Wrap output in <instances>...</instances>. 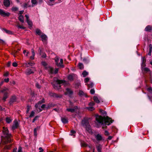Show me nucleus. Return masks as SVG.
<instances>
[{
	"mask_svg": "<svg viewBox=\"0 0 152 152\" xmlns=\"http://www.w3.org/2000/svg\"><path fill=\"white\" fill-rule=\"evenodd\" d=\"M36 86L38 88H40V86L39 84L37 83H36Z\"/></svg>",
	"mask_w": 152,
	"mask_h": 152,
	"instance_id": "obj_50",
	"label": "nucleus"
},
{
	"mask_svg": "<svg viewBox=\"0 0 152 152\" xmlns=\"http://www.w3.org/2000/svg\"><path fill=\"white\" fill-rule=\"evenodd\" d=\"M90 78L89 77H87L86 78H85L84 80V81L85 83H87L88 82L89 80H90Z\"/></svg>",
	"mask_w": 152,
	"mask_h": 152,
	"instance_id": "obj_48",
	"label": "nucleus"
},
{
	"mask_svg": "<svg viewBox=\"0 0 152 152\" xmlns=\"http://www.w3.org/2000/svg\"><path fill=\"white\" fill-rule=\"evenodd\" d=\"M68 78L69 80L70 81H72L74 78V75L70 74L68 76Z\"/></svg>",
	"mask_w": 152,
	"mask_h": 152,
	"instance_id": "obj_26",
	"label": "nucleus"
},
{
	"mask_svg": "<svg viewBox=\"0 0 152 152\" xmlns=\"http://www.w3.org/2000/svg\"><path fill=\"white\" fill-rule=\"evenodd\" d=\"M18 65L17 63L16 62H13L12 63V66L14 67H16Z\"/></svg>",
	"mask_w": 152,
	"mask_h": 152,
	"instance_id": "obj_53",
	"label": "nucleus"
},
{
	"mask_svg": "<svg viewBox=\"0 0 152 152\" xmlns=\"http://www.w3.org/2000/svg\"><path fill=\"white\" fill-rule=\"evenodd\" d=\"M79 94L80 96H82L84 94V93L83 91H80L79 92Z\"/></svg>",
	"mask_w": 152,
	"mask_h": 152,
	"instance_id": "obj_42",
	"label": "nucleus"
},
{
	"mask_svg": "<svg viewBox=\"0 0 152 152\" xmlns=\"http://www.w3.org/2000/svg\"><path fill=\"white\" fill-rule=\"evenodd\" d=\"M39 127H37V128H35L34 129V134L35 136H36L37 135V129H39Z\"/></svg>",
	"mask_w": 152,
	"mask_h": 152,
	"instance_id": "obj_38",
	"label": "nucleus"
},
{
	"mask_svg": "<svg viewBox=\"0 0 152 152\" xmlns=\"http://www.w3.org/2000/svg\"><path fill=\"white\" fill-rule=\"evenodd\" d=\"M105 134L106 135H109V133L108 132V131H105Z\"/></svg>",
	"mask_w": 152,
	"mask_h": 152,
	"instance_id": "obj_63",
	"label": "nucleus"
},
{
	"mask_svg": "<svg viewBox=\"0 0 152 152\" xmlns=\"http://www.w3.org/2000/svg\"><path fill=\"white\" fill-rule=\"evenodd\" d=\"M1 92L4 94L3 99L4 101H5L8 97V94L10 92L8 88L4 87L2 90Z\"/></svg>",
	"mask_w": 152,
	"mask_h": 152,
	"instance_id": "obj_6",
	"label": "nucleus"
},
{
	"mask_svg": "<svg viewBox=\"0 0 152 152\" xmlns=\"http://www.w3.org/2000/svg\"><path fill=\"white\" fill-rule=\"evenodd\" d=\"M29 28L31 29V27H32V26L33 25V23L31 21H30L29 20Z\"/></svg>",
	"mask_w": 152,
	"mask_h": 152,
	"instance_id": "obj_41",
	"label": "nucleus"
},
{
	"mask_svg": "<svg viewBox=\"0 0 152 152\" xmlns=\"http://www.w3.org/2000/svg\"><path fill=\"white\" fill-rule=\"evenodd\" d=\"M76 133V132L74 130H71L70 133L69 134L71 136H75L74 134Z\"/></svg>",
	"mask_w": 152,
	"mask_h": 152,
	"instance_id": "obj_40",
	"label": "nucleus"
},
{
	"mask_svg": "<svg viewBox=\"0 0 152 152\" xmlns=\"http://www.w3.org/2000/svg\"><path fill=\"white\" fill-rule=\"evenodd\" d=\"M95 93V91L93 89H91L90 91V93L91 94H93Z\"/></svg>",
	"mask_w": 152,
	"mask_h": 152,
	"instance_id": "obj_54",
	"label": "nucleus"
},
{
	"mask_svg": "<svg viewBox=\"0 0 152 152\" xmlns=\"http://www.w3.org/2000/svg\"><path fill=\"white\" fill-rule=\"evenodd\" d=\"M143 70L146 72L149 71V69L148 68H144L143 69Z\"/></svg>",
	"mask_w": 152,
	"mask_h": 152,
	"instance_id": "obj_49",
	"label": "nucleus"
},
{
	"mask_svg": "<svg viewBox=\"0 0 152 152\" xmlns=\"http://www.w3.org/2000/svg\"><path fill=\"white\" fill-rule=\"evenodd\" d=\"M18 152H22V148L20 147H19Z\"/></svg>",
	"mask_w": 152,
	"mask_h": 152,
	"instance_id": "obj_58",
	"label": "nucleus"
},
{
	"mask_svg": "<svg viewBox=\"0 0 152 152\" xmlns=\"http://www.w3.org/2000/svg\"><path fill=\"white\" fill-rule=\"evenodd\" d=\"M82 124L83 126L86 128V130L89 133L91 132L92 131L90 126L89 124L88 121L85 119L82 120Z\"/></svg>",
	"mask_w": 152,
	"mask_h": 152,
	"instance_id": "obj_5",
	"label": "nucleus"
},
{
	"mask_svg": "<svg viewBox=\"0 0 152 152\" xmlns=\"http://www.w3.org/2000/svg\"><path fill=\"white\" fill-rule=\"evenodd\" d=\"M28 62H26L23 64V66L25 67H27L28 66Z\"/></svg>",
	"mask_w": 152,
	"mask_h": 152,
	"instance_id": "obj_45",
	"label": "nucleus"
},
{
	"mask_svg": "<svg viewBox=\"0 0 152 152\" xmlns=\"http://www.w3.org/2000/svg\"><path fill=\"white\" fill-rule=\"evenodd\" d=\"M11 84L15 85V83L14 81L13 80L11 82Z\"/></svg>",
	"mask_w": 152,
	"mask_h": 152,
	"instance_id": "obj_64",
	"label": "nucleus"
},
{
	"mask_svg": "<svg viewBox=\"0 0 152 152\" xmlns=\"http://www.w3.org/2000/svg\"><path fill=\"white\" fill-rule=\"evenodd\" d=\"M54 88L56 89H59L61 87V84L65 85L66 82L64 80H60L56 78H54L53 82L52 83Z\"/></svg>",
	"mask_w": 152,
	"mask_h": 152,
	"instance_id": "obj_3",
	"label": "nucleus"
},
{
	"mask_svg": "<svg viewBox=\"0 0 152 152\" xmlns=\"http://www.w3.org/2000/svg\"><path fill=\"white\" fill-rule=\"evenodd\" d=\"M36 34L40 36L43 33L39 29L37 28L36 30Z\"/></svg>",
	"mask_w": 152,
	"mask_h": 152,
	"instance_id": "obj_16",
	"label": "nucleus"
},
{
	"mask_svg": "<svg viewBox=\"0 0 152 152\" xmlns=\"http://www.w3.org/2000/svg\"><path fill=\"white\" fill-rule=\"evenodd\" d=\"M42 64L43 66L45 67L46 69L50 73L56 74L58 72V69L56 68L55 70L54 71L52 67L47 66V63L45 61H42Z\"/></svg>",
	"mask_w": 152,
	"mask_h": 152,
	"instance_id": "obj_4",
	"label": "nucleus"
},
{
	"mask_svg": "<svg viewBox=\"0 0 152 152\" xmlns=\"http://www.w3.org/2000/svg\"><path fill=\"white\" fill-rule=\"evenodd\" d=\"M39 152H43L44 151L42 147H39Z\"/></svg>",
	"mask_w": 152,
	"mask_h": 152,
	"instance_id": "obj_55",
	"label": "nucleus"
},
{
	"mask_svg": "<svg viewBox=\"0 0 152 152\" xmlns=\"http://www.w3.org/2000/svg\"><path fill=\"white\" fill-rule=\"evenodd\" d=\"M17 26L18 27L20 28H22V29H24L25 28L23 26H20L19 25V23H18L17 25Z\"/></svg>",
	"mask_w": 152,
	"mask_h": 152,
	"instance_id": "obj_44",
	"label": "nucleus"
},
{
	"mask_svg": "<svg viewBox=\"0 0 152 152\" xmlns=\"http://www.w3.org/2000/svg\"><path fill=\"white\" fill-rule=\"evenodd\" d=\"M61 120L62 122L64 124H66L68 122L67 119L65 118H61Z\"/></svg>",
	"mask_w": 152,
	"mask_h": 152,
	"instance_id": "obj_24",
	"label": "nucleus"
},
{
	"mask_svg": "<svg viewBox=\"0 0 152 152\" xmlns=\"http://www.w3.org/2000/svg\"><path fill=\"white\" fill-rule=\"evenodd\" d=\"M0 15L3 17H8L10 15V13L8 12H5L3 10L0 9Z\"/></svg>",
	"mask_w": 152,
	"mask_h": 152,
	"instance_id": "obj_8",
	"label": "nucleus"
},
{
	"mask_svg": "<svg viewBox=\"0 0 152 152\" xmlns=\"http://www.w3.org/2000/svg\"><path fill=\"white\" fill-rule=\"evenodd\" d=\"M95 104V103L93 102H91L89 103V105L90 106H93Z\"/></svg>",
	"mask_w": 152,
	"mask_h": 152,
	"instance_id": "obj_52",
	"label": "nucleus"
},
{
	"mask_svg": "<svg viewBox=\"0 0 152 152\" xmlns=\"http://www.w3.org/2000/svg\"><path fill=\"white\" fill-rule=\"evenodd\" d=\"M16 97L15 96H12V98H11L10 100V103H12L15 102L16 100Z\"/></svg>",
	"mask_w": 152,
	"mask_h": 152,
	"instance_id": "obj_22",
	"label": "nucleus"
},
{
	"mask_svg": "<svg viewBox=\"0 0 152 152\" xmlns=\"http://www.w3.org/2000/svg\"><path fill=\"white\" fill-rule=\"evenodd\" d=\"M6 121L8 123H10L12 121V119H11L10 117H7L6 118Z\"/></svg>",
	"mask_w": 152,
	"mask_h": 152,
	"instance_id": "obj_30",
	"label": "nucleus"
},
{
	"mask_svg": "<svg viewBox=\"0 0 152 152\" xmlns=\"http://www.w3.org/2000/svg\"><path fill=\"white\" fill-rule=\"evenodd\" d=\"M24 12L23 10H21L19 11V14H20V15H21Z\"/></svg>",
	"mask_w": 152,
	"mask_h": 152,
	"instance_id": "obj_60",
	"label": "nucleus"
},
{
	"mask_svg": "<svg viewBox=\"0 0 152 152\" xmlns=\"http://www.w3.org/2000/svg\"><path fill=\"white\" fill-rule=\"evenodd\" d=\"M31 3L32 4L31 6L34 7L37 4V0H31Z\"/></svg>",
	"mask_w": 152,
	"mask_h": 152,
	"instance_id": "obj_18",
	"label": "nucleus"
},
{
	"mask_svg": "<svg viewBox=\"0 0 152 152\" xmlns=\"http://www.w3.org/2000/svg\"><path fill=\"white\" fill-rule=\"evenodd\" d=\"M18 19L19 20L21 23H23L24 22L23 17L22 15H19L18 17Z\"/></svg>",
	"mask_w": 152,
	"mask_h": 152,
	"instance_id": "obj_21",
	"label": "nucleus"
},
{
	"mask_svg": "<svg viewBox=\"0 0 152 152\" xmlns=\"http://www.w3.org/2000/svg\"><path fill=\"white\" fill-rule=\"evenodd\" d=\"M4 5L6 7H8L10 5V1L9 0H4Z\"/></svg>",
	"mask_w": 152,
	"mask_h": 152,
	"instance_id": "obj_14",
	"label": "nucleus"
},
{
	"mask_svg": "<svg viewBox=\"0 0 152 152\" xmlns=\"http://www.w3.org/2000/svg\"><path fill=\"white\" fill-rule=\"evenodd\" d=\"M11 146V145L10 144V145H6V148L7 149H10V147Z\"/></svg>",
	"mask_w": 152,
	"mask_h": 152,
	"instance_id": "obj_56",
	"label": "nucleus"
},
{
	"mask_svg": "<svg viewBox=\"0 0 152 152\" xmlns=\"http://www.w3.org/2000/svg\"><path fill=\"white\" fill-rule=\"evenodd\" d=\"M42 48H39V49L38 52L39 54L42 58H45L46 56V54L42 51Z\"/></svg>",
	"mask_w": 152,
	"mask_h": 152,
	"instance_id": "obj_11",
	"label": "nucleus"
},
{
	"mask_svg": "<svg viewBox=\"0 0 152 152\" xmlns=\"http://www.w3.org/2000/svg\"><path fill=\"white\" fill-rule=\"evenodd\" d=\"M28 52H26V50H24L23 51V53L25 55L27 56H28Z\"/></svg>",
	"mask_w": 152,
	"mask_h": 152,
	"instance_id": "obj_51",
	"label": "nucleus"
},
{
	"mask_svg": "<svg viewBox=\"0 0 152 152\" xmlns=\"http://www.w3.org/2000/svg\"><path fill=\"white\" fill-rule=\"evenodd\" d=\"M18 125L19 124L18 122L16 120H15L12 127V129L14 130L17 128L18 127Z\"/></svg>",
	"mask_w": 152,
	"mask_h": 152,
	"instance_id": "obj_9",
	"label": "nucleus"
},
{
	"mask_svg": "<svg viewBox=\"0 0 152 152\" xmlns=\"http://www.w3.org/2000/svg\"><path fill=\"white\" fill-rule=\"evenodd\" d=\"M84 77H86L88 74V72L86 71H84L83 72L82 74Z\"/></svg>",
	"mask_w": 152,
	"mask_h": 152,
	"instance_id": "obj_34",
	"label": "nucleus"
},
{
	"mask_svg": "<svg viewBox=\"0 0 152 152\" xmlns=\"http://www.w3.org/2000/svg\"><path fill=\"white\" fill-rule=\"evenodd\" d=\"M146 61V59L145 57H143L142 58V63L141 66L142 67L144 66H145V63Z\"/></svg>",
	"mask_w": 152,
	"mask_h": 152,
	"instance_id": "obj_19",
	"label": "nucleus"
},
{
	"mask_svg": "<svg viewBox=\"0 0 152 152\" xmlns=\"http://www.w3.org/2000/svg\"><path fill=\"white\" fill-rule=\"evenodd\" d=\"M149 48H150V50H152V45H151V44H150L149 45Z\"/></svg>",
	"mask_w": 152,
	"mask_h": 152,
	"instance_id": "obj_62",
	"label": "nucleus"
},
{
	"mask_svg": "<svg viewBox=\"0 0 152 152\" xmlns=\"http://www.w3.org/2000/svg\"><path fill=\"white\" fill-rule=\"evenodd\" d=\"M72 93V91L69 89L67 88L66 89V94L70 95Z\"/></svg>",
	"mask_w": 152,
	"mask_h": 152,
	"instance_id": "obj_23",
	"label": "nucleus"
},
{
	"mask_svg": "<svg viewBox=\"0 0 152 152\" xmlns=\"http://www.w3.org/2000/svg\"><path fill=\"white\" fill-rule=\"evenodd\" d=\"M55 0H48V4L50 5H52L53 4L52 3V2L54 1Z\"/></svg>",
	"mask_w": 152,
	"mask_h": 152,
	"instance_id": "obj_32",
	"label": "nucleus"
},
{
	"mask_svg": "<svg viewBox=\"0 0 152 152\" xmlns=\"http://www.w3.org/2000/svg\"><path fill=\"white\" fill-rule=\"evenodd\" d=\"M86 109L88 110H89L90 111H93L94 110V108L92 107H86Z\"/></svg>",
	"mask_w": 152,
	"mask_h": 152,
	"instance_id": "obj_36",
	"label": "nucleus"
},
{
	"mask_svg": "<svg viewBox=\"0 0 152 152\" xmlns=\"http://www.w3.org/2000/svg\"><path fill=\"white\" fill-rule=\"evenodd\" d=\"M96 146L98 152H102L101 150L102 146L101 145L99 144L98 145H96Z\"/></svg>",
	"mask_w": 152,
	"mask_h": 152,
	"instance_id": "obj_17",
	"label": "nucleus"
},
{
	"mask_svg": "<svg viewBox=\"0 0 152 152\" xmlns=\"http://www.w3.org/2000/svg\"><path fill=\"white\" fill-rule=\"evenodd\" d=\"M34 114H35L34 112L33 111H32L31 112V114H30V116H29V117H33L34 116Z\"/></svg>",
	"mask_w": 152,
	"mask_h": 152,
	"instance_id": "obj_43",
	"label": "nucleus"
},
{
	"mask_svg": "<svg viewBox=\"0 0 152 152\" xmlns=\"http://www.w3.org/2000/svg\"><path fill=\"white\" fill-rule=\"evenodd\" d=\"M53 94V95H52V96H53L54 97H59L58 96L57 94H56L55 93H53V94Z\"/></svg>",
	"mask_w": 152,
	"mask_h": 152,
	"instance_id": "obj_57",
	"label": "nucleus"
},
{
	"mask_svg": "<svg viewBox=\"0 0 152 152\" xmlns=\"http://www.w3.org/2000/svg\"><path fill=\"white\" fill-rule=\"evenodd\" d=\"M9 72H7L4 74V76H7L9 75Z\"/></svg>",
	"mask_w": 152,
	"mask_h": 152,
	"instance_id": "obj_59",
	"label": "nucleus"
},
{
	"mask_svg": "<svg viewBox=\"0 0 152 152\" xmlns=\"http://www.w3.org/2000/svg\"><path fill=\"white\" fill-rule=\"evenodd\" d=\"M34 70L32 67L29 68V74L34 73Z\"/></svg>",
	"mask_w": 152,
	"mask_h": 152,
	"instance_id": "obj_35",
	"label": "nucleus"
},
{
	"mask_svg": "<svg viewBox=\"0 0 152 152\" xmlns=\"http://www.w3.org/2000/svg\"><path fill=\"white\" fill-rule=\"evenodd\" d=\"M3 30L5 31V32L6 33H7L8 34H12V32L10 30H7L5 29H4Z\"/></svg>",
	"mask_w": 152,
	"mask_h": 152,
	"instance_id": "obj_29",
	"label": "nucleus"
},
{
	"mask_svg": "<svg viewBox=\"0 0 152 152\" xmlns=\"http://www.w3.org/2000/svg\"><path fill=\"white\" fill-rule=\"evenodd\" d=\"M94 84L93 83L91 82L89 84H88V89H89L90 88H91L93 87V86Z\"/></svg>",
	"mask_w": 152,
	"mask_h": 152,
	"instance_id": "obj_31",
	"label": "nucleus"
},
{
	"mask_svg": "<svg viewBox=\"0 0 152 152\" xmlns=\"http://www.w3.org/2000/svg\"><path fill=\"white\" fill-rule=\"evenodd\" d=\"M81 146L83 147H88L89 148H91V147L88 146L86 143L84 142H81Z\"/></svg>",
	"mask_w": 152,
	"mask_h": 152,
	"instance_id": "obj_27",
	"label": "nucleus"
},
{
	"mask_svg": "<svg viewBox=\"0 0 152 152\" xmlns=\"http://www.w3.org/2000/svg\"><path fill=\"white\" fill-rule=\"evenodd\" d=\"M9 80L8 78H7V79H5L4 80V81L7 83L9 81Z\"/></svg>",
	"mask_w": 152,
	"mask_h": 152,
	"instance_id": "obj_61",
	"label": "nucleus"
},
{
	"mask_svg": "<svg viewBox=\"0 0 152 152\" xmlns=\"http://www.w3.org/2000/svg\"><path fill=\"white\" fill-rule=\"evenodd\" d=\"M44 102V99H42L41 101H39L36 104L35 107L36 108H37L39 107L40 106V105L42 103Z\"/></svg>",
	"mask_w": 152,
	"mask_h": 152,
	"instance_id": "obj_15",
	"label": "nucleus"
},
{
	"mask_svg": "<svg viewBox=\"0 0 152 152\" xmlns=\"http://www.w3.org/2000/svg\"><path fill=\"white\" fill-rule=\"evenodd\" d=\"M78 66H79V68L80 69H82L83 68V65L81 63H79V64Z\"/></svg>",
	"mask_w": 152,
	"mask_h": 152,
	"instance_id": "obj_39",
	"label": "nucleus"
},
{
	"mask_svg": "<svg viewBox=\"0 0 152 152\" xmlns=\"http://www.w3.org/2000/svg\"><path fill=\"white\" fill-rule=\"evenodd\" d=\"M93 99L94 101L97 103H99L100 101L98 99V98L97 97L94 96V97Z\"/></svg>",
	"mask_w": 152,
	"mask_h": 152,
	"instance_id": "obj_28",
	"label": "nucleus"
},
{
	"mask_svg": "<svg viewBox=\"0 0 152 152\" xmlns=\"http://www.w3.org/2000/svg\"><path fill=\"white\" fill-rule=\"evenodd\" d=\"M96 119L97 127H99L101 126H102L103 128L107 125H110L113 121L111 118L108 116L103 117L97 115L96 116Z\"/></svg>",
	"mask_w": 152,
	"mask_h": 152,
	"instance_id": "obj_1",
	"label": "nucleus"
},
{
	"mask_svg": "<svg viewBox=\"0 0 152 152\" xmlns=\"http://www.w3.org/2000/svg\"><path fill=\"white\" fill-rule=\"evenodd\" d=\"M95 138L98 141L104 140L102 136L99 134L95 135Z\"/></svg>",
	"mask_w": 152,
	"mask_h": 152,
	"instance_id": "obj_12",
	"label": "nucleus"
},
{
	"mask_svg": "<svg viewBox=\"0 0 152 152\" xmlns=\"http://www.w3.org/2000/svg\"><path fill=\"white\" fill-rule=\"evenodd\" d=\"M55 60L56 65L60 67H64V65H63V61L62 59H60V63H58V61H59V60L58 58L57 57H56L55 58Z\"/></svg>",
	"mask_w": 152,
	"mask_h": 152,
	"instance_id": "obj_7",
	"label": "nucleus"
},
{
	"mask_svg": "<svg viewBox=\"0 0 152 152\" xmlns=\"http://www.w3.org/2000/svg\"><path fill=\"white\" fill-rule=\"evenodd\" d=\"M77 108V107H75L73 108H67L66 109V111L68 112H71L72 113L74 112L75 110Z\"/></svg>",
	"mask_w": 152,
	"mask_h": 152,
	"instance_id": "obj_13",
	"label": "nucleus"
},
{
	"mask_svg": "<svg viewBox=\"0 0 152 152\" xmlns=\"http://www.w3.org/2000/svg\"><path fill=\"white\" fill-rule=\"evenodd\" d=\"M147 90L150 93H152V88L151 87H149L148 88Z\"/></svg>",
	"mask_w": 152,
	"mask_h": 152,
	"instance_id": "obj_46",
	"label": "nucleus"
},
{
	"mask_svg": "<svg viewBox=\"0 0 152 152\" xmlns=\"http://www.w3.org/2000/svg\"><path fill=\"white\" fill-rule=\"evenodd\" d=\"M3 132L4 136L2 137V140L6 143L12 142V139L11 138L12 135L8 133V131L7 128L3 127Z\"/></svg>",
	"mask_w": 152,
	"mask_h": 152,
	"instance_id": "obj_2",
	"label": "nucleus"
},
{
	"mask_svg": "<svg viewBox=\"0 0 152 152\" xmlns=\"http://www.w3.org/2000/svg\"><path fill=\"white\" fill-rule=\"evenodd\" d=\"M152 29V27L151 26L148 25L147 26L145 29V31H151Z\"/></svg>",
	"mask_w": 152,
	"mask_h": 152,
	"instance_id": "obj_20",
	"label": "nucleus"
},
{
	"mask_svg": "<svg viewBox=\"0 0 152 152\" xmlns=\"http://www.w3.org/2000/svg\"><path fill=\"white\" fill-rule=\"evenodd\" d=\"M99 112L102 114L105 115L106 114V111H104V110L101 109L99 110Z\"/></svg>",
	"mask_w": 152,
	"mask_h": 152,
	"instance_id": "obj_37",
	"label": "nucleus"
},
{
	"mask_svg": "<svg viewBox=\"0 0 152 152\" xmlns=\"http://www.w3.org/2000/svg\"><path fill=\"white\" fill-rule=\"evenodd\" d=\"M83 61L85 62V63H86L88 62V60L85 58H84L83 59Z\"/></svg>",
	"mask_w": 152,
	"mask_h": 152,
	"instance_id": "obj_47",
	"label": "nucleus"
},
{
	"mask_svg": "<svg viewBox=\"0 0 152 152\" xmlns=\"http://www.w3.org/2000/svg\"><path fill=\"white\" fill-rule=\"evenodd\" d=\"M40 37L41 38L42 41L43 42H46L48 39L47 36L44 33L42 34Z\"/></svg>",
	"mask_w": 152,
	"mask_h": 152,
	"instance_id": "obj_10",
	"label": "nucleus"
},
{
	"mask_svg": "<svg viewBox=\"0 0 152 152\" xmlns=\"http://www.w3.org/2000/svg\"><path fill=\"white\" fill-rule=\"evenodd\" d=\"M31 52L32 56H30V58L31 59L33 60L34 59V56H35L34 51L33 49H32Z\"/></svg>",
	"mask_w": 152,
	"mask_h": 152,
	"instance_id": "obj_25",
	"label": "nucleus"
},
{
	"mask_svg": "<svg viewBox=\"0 0 152 152\" xmlns=\"http://www.w3.org/2000/svg\"><path fill=\"white\" fill-rule=\"evenodd\" d=\"M18 10V8L16 7H13L12 9V11L15 12L17 11Z\"/></svg>",
	"mask_w": 152,
	"mask_h": 152,
	"instance_id": "obj_33",
	"label": "nucleus"
}]
</instances>
